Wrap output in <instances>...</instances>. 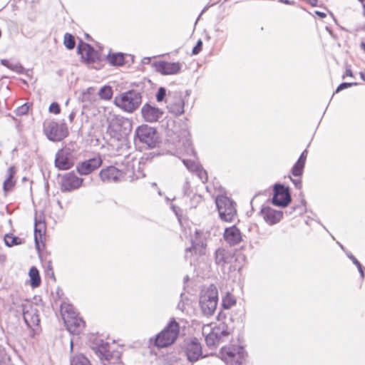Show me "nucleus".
<instances>
[{"mask_svg": "<svg viewBox=\"0 0 365 365\" xmlns=\"http://www.w3.org/2000/svg\"><path fill=\"white\" fill-rule=\"evenodd\" d=\"M217 289L211 284L200 297L199 304L202 313L207 317L212 315L217 308Z\"/></svg>", "mask_w": 365, "mask_h": 365, "instance_id": "1", "label": "nucleus"}, {"mask_svg": "<svg viewBox=\"0 0 365 365\" xmlns=\"http://www.w3.org/2000/svg\"><path fill=\"white\" fill-rule=\"evenodd\" d=\"M43 133L47 138L53 142H59L68 135V129L63 120L61 122L46 120L43 123Z\"/></svg>", "mask_w": 365, "mask_h": 365, "instance_id": "2", "label": "nucleus"}, {"mask_svg": "<svg viewBox=\"0 0 365 365\" xmlns=\"http://www.w3.org/2000/svg\"><path fill=\"white\" fill-rule=\"evenodd\" d=\"M179 330V324L172 319L164 329L156 336L155 346L158 348H165L171 345L176 340Z\"/></svg>", "mask_w": 365, "mask_h": 365, "instance_id": "3", "label": "nucleus"}, {"mask_svg": "<svg viewBox=\"0 0 365 365\" xmlns=\"http://www.w3.org/2000/svg\"><path fill=\"white\" fill-rule=\"evenodd\" d=\"M141 102L140 93L135 90H130L115 98L116 106L129 113L135 110L141 104Z\"/></svg>", "mask_w": 365, "mask_h": 365, "instance_id": "4", "label": "nucleus"}, {"mask_svg": "<svg viewBox=\"0 0 365 365\" xmlns=\"http://www.w3.org/2000/svg\"><path fill=\"white\" fill-rule=\"evenodd\" d=\"M220 218L225 222H232L237 215L236 203L225 195H218L215 200Z\"/></svg>", "mask_w": 365, "mask_h": 365, "instance_id": "5", "label": "nucleus"}, {"mask_svg": "<svg viewBox=\"0 0 365 365\" xmlns=\"http://www.w3.org/2000/svg\"><path fill=\"white\" fill-rule=\"evenodd\" d=\"M145 144L148 148H155L159 143V137L155 128L148 125H141L135 130V140Z\"/></svg>", "mask_w": 365, "mask_h": 365, "instance_id": "6", "label": "nucleus"}, {"mask_svg": "<svg viewBox=\"0 0 365 365\" xmlns=\"http://www.w3.org/2000/svg\"><path fill=\"white\" fill-rule=\"evenodd\" d=\"M221 359L225 363V358H230L232 362L243 365L245 362L247 353L242 346L231 345L223 346L220 351Z\"/></svg>", "mask_w": 365, "mask_h": 365, "instance_id": "7", "label": "nucleus"}, {"mask_svg": "<svg viewBox=\"0 0 365 365\" xmlns=\"http://www.w3.org/2000/svg\"><path fill=\"white\" fill-rule=\"evenodd\" d=\"M90 346L101 360L110 361L113 357V353L110 351V344L105 341L98 336H93L90 339Z\"/></svg>", "mask_w": 365, "mask_h": 365, "instance_id": "8", "label": "nucleus"}, {"mask_svg": "<svg viewBox=\"0 0 365 365\" xmlns=\"http://www.w3.org/2000/svg\"><path fill=\"white\" fill-rule=\"evenodd\" d=\"M108 129L118 138L128 135L132 130V123L126 118L115 116L109 123Z\"/></svg>", "mask_w": 365, "mask_h": 365, "instance_id": "9", "label": "nucleus"}, {"mask_svg": "<svg viewBox=\"0 0 365 365\" xmlns=\"http://www.w3.org/2000/svg\"><path fill=\"white\" fill-rule=\"evenodd\" d=\"M272 202L274 205L286 207L292 201L289 188L282 184L277 183L273 187Z\"/></svg>", "mask_w": 365, "mask_h": 365, "instance_id": "10", "label": "nucleus"}, {"mask_svg": "<svg viewBox=\"0 0 365 365\" xmlns=\"http://www.w3.org/2000/svg\"><path fill=\"white\" fill-rule=\"evenodd\" d=\"M77 53L88 64L96 63L101 59L100 53L89 43H85L82 40H80L78 44Z\"/></svg>", "mask_w": 365, "mask_h": 365, "instance_id": "11", "label": "nucleus"}, {"mask_svg": "<svg viewBox=\"0 0 365 365\" xmlns=\"http://www.w3.org/2000/svg\"><path fill=\"white\" fill-rule=\"evenodd\" d=\"M83 178L78 177L74 171L64 174L61 180L60 190L63 192L78 189L83 183Z\"/></svg>", "mask_w": 365, "mask_h": 365, "instance_id": "12", "label": "nucleus"}, {"mask_svg": "<svg viewBox=\"0 0 365 365\" xmlns=\"http://www.w3.org/2000/svg\"><path fill=\"white\" fill-rule=\"evenodd\" d=\"M21 310L24 322L29 328L39 325L40 319L38 311L35 305L30 303L22 304Z\"/></svg>", "mask_w": 365, "mask_h": 365, "instance_id": "13", "label": "nucleus"}, {"mask_svg": "<svg viewBox=\"0 0 365 365\" xmlns=\"http://www.w3.org/2000/svg\"><path fill=\"white\" fill-rule=\"evenodd\" d=\"M102 163V158L98 155L93 158L78 163L76 165V171L81 175H87L101 167Z\"/></svg>", "mask_w": 365, "mask_h": 365, "instance_id": "14", "label": "nucleus"}, {"mask_svg": "<svg viewBox=\"0 0 365 365\" xmlns=\"http://www.w3.org/2000/svg\"><path fill=\"white\" fill-rule=\"evenodd\" d=\"M155 71L162 75H174L181 69V65L178 62H167L165 61H155L153 63Z\"/></svg>", "mask_w": 365, "mask_h": 365, "instance_id": "15", "label": "nucleus"}, {"mask_svg": "<svg viewBox=\"0 0 365 365\" xmlns=\"http://www.w3.org/2000/svg\"><path fill=\"white\" fill-rule=\"evenodd\" d=\"M70 152L68 149H60L56 153L55 166L61 170H68L73 167V163L69 158Z\"/></svg>", "mask_w": 365, "mask_h": 365, "instance_id": "16", "label": "nucleus"}, {"mask_svg": "<svg viewBox=\"0 0 365 365\" xmlns=\"http://www.w3.org/2000/svg\"><path fill=\"white\" fill-rule=\"evenodd\" d=\"M185 352L187 359L190 362L197 361L202 356V347L197 339L185 344Z\"/></svg>", "mask_w": 365, "mask_h": 365, "instance_id": "17", "label": "nucleus"}, {"mask_svg": "<svg viewBox=\"0 0 365 365\" xmlns=\"http://www.w3.org/2000/svg\"><path fill=\"white\" fill-rule=\"evenodd\" d=\"M264 221L269 225H273L279 222L283 217V212L276 210L269 206L262 207L260 212Z\"/></svg>", "mask_w": 365, "mask_h": 365, "instance_id": "18", "label": "nucleus"}, {"mask_svg": "<svg viewBox=\"0 0 365 365\" xmlns=\"http://www.w3.org/2000/svg\"><path fill=\"white\" fill-rule=\"evenodd\" d=\"M142 116L147 122L158 121L163 115V111L155 106L145 103L141 108Z\"/></svg>", "mask_w": 365, "mask_h": 365, "instance_id": "19", "label": "nucleus"}, {"mask_svg": "<svg viewBox=\"0 0 365 365\" xmlns=\"http://www.w3.org/2000/svg\"><path fill=\"white\" fill-rule=\"evenodd\" d=\"M99 176L104 182H116L123 177V172L114 166H108L100 171Z\"/></svg>", "mask_w": 365, "mask_h": 365, "instance_id": "20", "label": "nucleus"}, {"mask_svg": "<svg viewBox=\"0 0 365 365\" xmlns=\"http://www.w3.org/2000/svg\"><path fill=\"white\" fill-rule=\"evenodd\" d=\"M167 101V108L170 113L175 115H180L184 113L185 102L181 95L175 93L172 98L169 95Z\"/></svg>", "mask_w": 365, "mask_h": 365, "instance_id": "21", "label": "nucleus"}, {"mask_svg": "<svg viewBox=\"0 0 365 365\" xmlns=\"http://www.w3.org/2000/svg\"><path fill=\"white\" fill-rule=\"evenodd\" d=\"M68 331L73 334H79L85 327V322L78 315L66 317L63 321Z\"/></svg>", "mask_w": 365, "mask_h": 365, "instance_id": "22", "label": "nucleus"}, {"mask_svg": "<svg viewBox=\"0 0 365 365\" xmlns=\"http://www.w3.org/2000/svg\"><path fill=\"white\" fill-rule=\"evenodd\" d=\"M200 235V233L199 231L195 232V238L192 239V246L185 250V257H187V253L191 252L192 251L199 255H205L206 243L204 240L201 238Z\"/></svg>", "mask_w": 365, "mask_h": 365, "instance_id": "23", "label": "nucleus"}, {"mask_svg": "<svg viewBox=\"0 0 365 365\" xmlns=\"http://www.w3.org/2000/svg\"><path fill=\"white\" fill-rule=\"evenodd\" d=\"M223 237L231 246L236 245L242 241L241 232L235 225L225 228Z\"/></svg>", "mask_w": 365, "mask_h": 365, "instance_id": "24", "label": "nucleus"}, {"mask_svg": "<svg viewBox=\"0 0 365 365\" xmlns=\"http://www.w3.org/2000/svg\"><path fill=\"white\" fill-rule=\"evenodd\" d=\"M46 233V224L44 221L37 220L35 219L34 222V241L35 246L37 250H41V244L44 246L43 240Z\"/></svg>", "mask_w": 365, "mask_h": 365, "instance_id": "25", "label": "nucleus"}, {"mask_svg": "<svg viewBox=\"0 0 365 365\" xmlns=\"http://www.w3.org/2000/svg\"><path fill=\"white\" fill-rule=\"evenodd\" d=\"M232 258L233 255L232 252L225 248L220 247L215 252V263L221 267L231 263Z\"/></svg>", "mask_w": 365, "mask_h": 365, "instance_id": "26", "label": "nucleus"}, {"mask_svg": "<svg viewBox=\"0 0 365 365\" xmlns=\"http://www.w3.org/2000/svg\"><path fill=\"white\" fill-rule=\"evenodd\" d=\"M212 329L220 343L224 341L225 338L230 336L232 333V329L224 322H220L217 325L212 328Z\"/></svg>", "mask_w": 365, "mask_h": 365, "instance_id": "27", "label": "nucleus"}, {"mask_svg": "<svg viewBox=\"0 0 365 365\" xmlns=\"http://www.w3.org/2000/svg\"><path fill=\"white\" fill-rule=\"evenodd\" d=\"M16 173L14 166H10L6 171V178L3 183L4 192L6 194L10 192L15 186L16 182L14 180V177Z\"/></svg>", "mask_w": 365, "mask_h": 365, "instance_id": "28", "label": "nucleus"}, {"mask_svg": "<svg viewBox=\"0 0 365 365\" xmlns=\"http://www.w3.org/2000/svg\"><path fill=\"white\" fill-rule=\"evenodd\" d=\"M61 314L62 315L63 321L66 317H76L78 315V313L76 312L75 307L67 302H62L61 304Z\"/></svg>", "mask_w": 365, "mask_h": 365, "instance_id": "29", "label": "nucleus"}, {"mask_svg": "<svg viewBox=\"0 0 365 365\" xmlns=\"http://www.w3.org/2000/svg\"><path fill=\"white\" fill-rule=\"evenodd\" d=\"M107 60L110 65L114 66H120L125 63L124 55L122 53H109L107 56Z\"/></svg>", "mask_w": 365, "mask_h": 365, "instance_id": "30", "label": "nucleus"}, {"mask_svg": "<svg viewBox=\"0 0 365 365\" xmlns=\"http://www.w3.org/2000/svg\"><path fill=\"white\" fill-rule=\"evenodd\" d=\"M30 277V284L34 288L38 287L41 284V277L38 269L35 267H32L29 272Z\"/></svg>", "mask_w": 365, "mask_h": 365, "instance_id": "31", "label": "nucleus"}, {"mask_svg": "<svg viewBox=\"0 0 365 365\" xmlns=\"http://www.w3.org/2000/svg\"><path fill=\"white\" fill-rule=\"evenodd\" d=\"M1 63L18 73H23L24 71V68L19 63H11L9 60L2 59Z\"/></svg>", "mask_w": 365, "mask_h": 365, "instance_id": "32", "label": "nucleus"}, {"mask_svg": "<svg viewBox=\"0 0 365 365\" xmlns=\"http://www.w3.org/2000/svg\"><path fill=\"white\" fill-rule=\"evenodd\" d=\"M23 240L19 237L14 236L12 234H6L4 237V242L7 247H13L14 245H21Z\"/></svg>", "mask_w": 365, "mask_h": 365, "instance_id": "33", "label": "nucleus"}, {"mask_svg": "<svg viewBox=\"0 0 365 365\" xmlns=\"http://www.w3.org/2000/svg\"><path fill=\"white\" fill-rule=\"evenodd\" d=\"M71 365H91L90 361L83 354L73 356L71 359Z\"/></svg>", "mask_w": 365, "mask_h": 365, "instance_id": "34", "label": "nucleus"}, {"mask_svg": "<svg viewBox=\"0 0 365 365\" xmlns=\"http://www.w3.org/2000/svg\"><path fill=\"white\" fill-rule=\"evenodd\" d=\"M98 96L101 99L110 100L113 96V90L110 86H103L98 91Z\"/></svg>", "mask_w": 365, "mask_h": 365, "instance_id": "35", "label": "nucleus"}, {"mask_svg": "<svg viewBox=\"0 0 365 365\" xmlns=\"http://www.w3.org/2000/svg\"><path fill=\"white\" fill-rule=\"evenodd\" d=\"M63 44L68 50L73 49L76 46L74 36L69 33H66L63 38Z\"/></svg>", "mask_w": 365, "mask_h": 365, "instance_id": "36", "label": "nucleus"}, {"mask_svg": "<svg viewBox=\"0 0 365 365\" xmlns=\"http://www.w3.org/2000/svg\"><path fill=\"white\" fill-rule=\"evenodd\" d=\"M235 303V298L230 293H227L222 300V306L226 309H230Z\"/></svg>", "mask_w": 365, "mask_h": 365, "instance_id": "37", "label": "nucleus"}, {"mask_svg": "<svg viewBox=\"0 0 365 365\" xmlns=\"http://www.w3.org/2000/svg\"><path fill=\"white\" fill-rule=\"evenodd\" d=\"M205 342L208 346H215L218 345L220 342L217 339L215 333L212 329L211 331L205 336Z\"/></svg>", "mask_w": 365, "mask_h": 365, "instance_id": "38", "label": "nucleus"}, {"mask_svg": "<svg viewBox=\"0 0 365 365\" xmlns=\"http://www.w3.org/2000/svg\"><path fill=\"white\" fill-rule=\"evenodd\" d=\"M304 165L305 164L297 161L292 168V174L295 177H300L303 173Z\"/></svg>", "mask_w": 365, "mask_h": 365, "instance_id": "39", "label": "nucleus"}, {"mask_svg": "<svg viewBox=\"0 0 365 365\" xmlns=\"http://www.w3.org/2000/svg\"><path fill=\"white\" fill-rule=\"evenodd\" d=\"M182 163L188 170L195 172L200 165L198 163L192 159H182Z\"/></svg>", "mask_w": 365, "mask_h": 365, "instance_id": "40", "label": "nucleus"}, {"mask_svg": "<svg viewBox=\"0 0 365 365\" xmlns=\"http://www.w3.org/2000/svg\"><path fill=\"white\" fill-rule=\"evenodd\" d=\"M346 256L352 261L354 264H356V266L358 268V270L360 273L361 277L363 278L364 276L363 267L361 264V263L358 261V259L350 252L346 253Z\"/></svg>", "mask_w": 365, "mask_h": 365, "instance_id": "41", "label": "nucleus"}, {"mask_svg": "<svg viewBox=\"0 0 365 365\" xmlns=\"http://www.w3.org/2000/svg\"><path fill=\"white\" fill-rule=\"evenodd\" d=\"M195 173L197 176L199 177V178L200 179V180L202 182H206L207 180V172L206 170H205L202 167L201 165H200L198 167V168L194 172Z\"/></svg>", "mask_w": 365, "mask_h": 365, "instance_id": "42", "label": "nucleus"}, {"mask_svg": "<svg viewBox=\"0 0 365 365\" xmlns=\"http://www.w3.org/2000/svg\"><path fill=\"white\" fill-rule=\"evenodd\" d=\"M45 273L47 276H49L53 280H55V275L53 269L52 262L51 260L46 262Z\"/></svg>", "mask_w": 365, "mask_h": 365, "instance_id": "43", "label": "nucleus"}, {"mask_svg": "<svg viewBox=\"0 0 365 365\" xmlns=\"http://www.w3.org/2000/svg\"><path fill=\"white\" fill-rule=\"evenodd\" d=\"M357 85H358V83H346V82L341 83L336 88L335 93H339V92L341 91L342 90H344L346 88L352 87L354 86H357Z\"/></svg>", "mask_w": 365, "mask_h": 365, "instance_id": "44", "label": "nucleus"}, {"mask_svg": "<svg viewBox=\"0 0 365 365\" xmlns=\"http://www.w3.org/2000/svg\"><path fill=\"white\" fill-rule=\"evenodd\" d=\"M166 96V89L164 87H160L158 88V91L156 93V100L158 102H161L163 101Z\"/></svg>", "mask_w": 365, "mask_h": 365, "instance_id": "45", "label": "nucleus"}, {"mask_svg": "<svg viewBox=\"0 0 365 365\" xmlns=\"http://www.w3.org/2000/svg\"><path fill=\"white\" fill-rule=\"evenodd\" d=\"M29 106L27 103H24V105L19 106L16 108V113L17 115H23L28 113L29 111Z\"/></svg>", "mask_w": 365, "mask_h": 365, "instance_id": "46", "label": "nucleus"}, {"mask_svg": "<svg viewBox=\"0 0 365 365\" xmlns=\"http://www.w3.org/2000/svg\"><path fill=\"white\" fill-rule=\"evenodd\" d=\"M49 112L54 113V114H58L61 112V108L58 103L56 102L52 103L49 106Z\"/></svg>", "mask_w": 365, "mask_h": 365, "instance_id": "47", "label": "nucleus"}, {"mask_svg": "<svg viewBox=\"0 0 365 365\" xmlns=\"http://www.w3.org/2000/svg\"><path fill=\"white\" fill-rule=\"evenodd\" d=\"M202 41L201 39H199L197 41L196 45L192 48V53L193 55H197L202 51Z\"/></svg>", "mask_w": 365, "mask_h": 365, "instance_id": "48", "label": "nucleus"}, {"mask_svg": "<svg viewBox=\"0 0 365 365\" xmlns=\"http://www.w3.org/2000/svg\"><path fill=\"white\" fill-rule=\"evenodd\" d=\"M182 192L185 195H190L191 192L190 182L188 181H185L182 186Z\"/></svg>", "mask_w": 365, "mask_h": 365, "instance_id": "49", "label": "nucleus"}, {"mask_svg": "<svg viewBox=\"0 0 365 365\" xmlns=\"http://www.w3.org/2000/svg\"><path fill=\"white\" fill-rule=\"evenodd\" d=\"M297 210H299V214H302L304 212V208H302L300 207V205H294V206H292L291 207H289V215H292L294 213V212H295Z\"/></svg>", "mask_w": 365, "mask_h": 365, "instance_id": "50", "label": "nucleus"}, {"mask_svg": "<svg viewBox=\"0 0 365 365\" xmlns=\"http://www.w3.org/2000/svg\"><path fill=\"white\" fill-rule=\"evenodd\" d=\"M307 156V150L305 149L300 155L299 158H298L297 161L305 164L306 159Z\"/></svg>", "mask_w": 365, "mask_h": 365, "instance_id": "51", "label": "nucleus"}, {"mask_svg": "<svg viewBox=\"0 0 365 365\" xmlns=\"http://www.w3.org/2000/svg\"><path fill=\"white\" fill-rule=\"evenodd\" d=\"M290 180L293 182V184L294 185L296 188H297V189H301L302 188V180H301V179H293V178H292L290 177Z\"/></svg>", "mask_w": 365, "mask_h": 365, "instance_id": "52", "label": "nucleus"}, {"mask_svg": "<svg viewBox=\"0 0 365 365\" xmlns=\"http://www.w3.org/2000/svg\"><path fill=\"white\" fill-rule=\"evenodd\" d=\"M353 76V73H352V71L351 70L350 67H347L346 68V71H345V73L343 75V78H345V76H350L351 77Z\"/></svg>", "mask_w": 365, "mask_h": 365, "instance_id": "53", "label": "nucleus"}, {"mask_svg": "<svg viewBox=\"0 0 365 365\" xmlns=\"http://www.w3.org/2000/svg\"><path fill=\"white\" fill-rule=\"evenodd\" d=\"M187 144H188V146L190 147V148H189V150H190V151L191 155H192L194 158H195V157H196V153H195V151L194 148L192 147L191 143L190 142V140H187Z\"/></svg>", "mask_w": 365, "mask_h": 365, "instance_id": "54", "label": "nucleus"}, {"mask_svg": "<svg viewBox=\"0 0 365 365\" xmlns=\"http://www.w3.org/2000/svg\"><path fill=\"white\" fill-rule=\"evenodd\" d=\"M225 364L226 365H239L236 362H232L230 358H225Z\"/></svg>", "mask_w": 365, "mask_h": 365, "instance_id": "55", "label": "nucleus"}, {"mask_svg": "<svg viewBox=\"0 0 365 365\" xmlns=\"http://www.w3.org/2000/svg\"><path fill=\"white\" fill-rule=\"evenodd\" d=\"M315 14H316V15H317L318 16H319L320 18H322V19L325 18L327 16V14L322 11H316Z\"/></svg>", "mask_w": 365, "mask_h": 365, "instance_id": "56", "label": "nucleus"}, {"mask_svg": "<svg viewBox=\"0 0 365 365\" xmlns=\"http://www.w3.org/2000/svg\"><path fill=\"white\" fill-rule=\"evenodd\" d=\"M279 2L285 4H288V5H294V1H289V0H279Z\"/></svg>", "mask_w": 365, "mask_h": 365, "instance_id": "57", "label": "nucleus"}, {"mask_svg": "<svg viewBox=\"0 0 365 365\" xmlns=\"http://www.w3.org/2000/svg\"><path fill=\"white\" fill-rule=\"evenodd\" d=\"M75 116H76V113H75L74 111H72V112L69 114V115H68V119H69V121H70L71 123H72V122L73 121V119H74Z\"/></svg>", "mask_w": 365, "mask_h": 365, "instance_id": "58", "label": "nucleus"}, {"mask_svg": "<svg viewBox=\"0 0 365 365\" xmlns=\"http://www.w3.org/2000/svg\"><path fill=\"white\" fill-rule=\"evenodd\" d=\"M309 2L312 6H316L317 5L318 0H306Z\"/></svg>", "mask_w": 365, "mask_h": 365, "instance_id": "59", "label": "nucleus"}, {"mask_svg": "<svg viewBox=\"0 0 365 365\" xmlns=\"http://www.w3.org/2000/svg\"><path fill=\"white\" fill-rule=\"evenodd\" d=\"M306 204H307L306 200H305L304 199H302V200H301V205H300V207L304 208V212L306 211V208H305V207H306Z\"/></svg>", "mask_w": 365, "mask_h": 365, "instance_id": "60", "label": "nucleus"}, {"mask_svg": "<svg viewBox=\"0 0 365 365\" xmlns=\"http://www.w3.org/2000/svg\"><path fill=\"white\" fill-rule=\"evenodd\" d=\"M359 75H360L361 78L364 81H365V71H361V72L359 73Z\"/></svg>", "mask_w": 365, "mask_h": 365, "instance_id": "61", "label": "nucleus"}, {"mask_svg": "<svg viewBox=\"0 0 365 365\" xmlns=\"http://www.w3.org/2000/svg\"><path fill=\"white\" fill-rule=\"evenodd\" d=\"M171 207H172L173 210L175 212V213L176 215H178L177 207L175 205H173L171 206Z\"/></svg>", "mask_w": 365, "mask_h": 365, "instance_id": "62", "label": "nucleus"}, {"mask_svg": "<svg viewBox=\"0 0 365 365\" xmlns=\"http://www.w3.org/2000/svg\"><path fill=\"white\" fill-rule=\"evenodd\" d=\"M361 47L364 50V51L365 52V42H362L361 43Z\"/></svg>", "mask_w": 365, "mask_h": 365, "instance_id": "63", "label": "nucleus"}, {"mask_svg": "<svg viewBox=\"0 0 365 365\" xmlns=\"http://www.w3.org/2000/svg\"><path fill=\"white\" fill-rule=\"evenodd\" d=\"M150 61V58H144L143 59V62L145 63H148Z\"/></svg>", "mask_w": 365, "mask_h": 365, "instance_id": "64", "label": "nucleus"}]
</instances>
